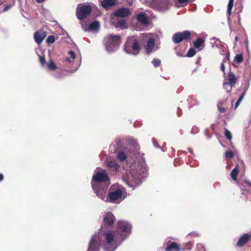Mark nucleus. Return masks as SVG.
I'll return each mask as SVG.
<instances>
[{
    "label": "nucleus",
    "mask_w": 251,
    "mask_h": 251,
    "mask_svg": "<svg viewBox=\"0 0 251 251\" xmlns=\"http://www.w3.org/2000/svg\"><path fill=\"white\" fill-rule=\"evenodd\" d=\"M174 250L176 251H180V248L179 244L175 242H172L169 245V242L167 243V247L165 249L166 251H170L171 250Z\"/></svg>",
    "instance_id": "obj_19"
},
{
    "label": "nucleus",
    "mask_w": 251,
    "mask_h": 251,
    "mask_svg": "<svg viewBox=\"0 0 251 251\" xmlns=\"http://www.w3.org/2000/svg\"><path fill=\"white\" fill-rule=\"evenodd\" d=\"M104 42L107 50L113 51L120 45L121 36L108 35L104 38Z\"/></svg>",
    "instance_id": "obj_4"
},
{
    "label": "nucleus",
    "mask_w": 251,
    "mask_h": 251,
    "mask_svg": "<svg viewBox=\"0 0 251 251\" xmlns=\"http://www.w3.org/2000/svg\"><path fill=\"white\" fill-rule=\"evenodd\" d=\"M115 0H103L101 1V5L105 9H108L110 7L114 6L116 4Z\"/></svg>",
    "instance_id": "obj_20"
},
{
    "label": "nucleus",
    "mask_w": 251,
    "mask_h": 251,
    "mask_svg": "<svg viewBox=\"0 0 251 251\" xmlns=\"http://www.w3.org/2000/svg\"><path fill=\"white\" fill-rule=\"evenodd\" d=\"M39 61H40L41 64L42 66H44L46 64L45 57L44 56H39Z\"/></svg>",
    "instance_id": "obj_38"
},
{
    "label": "nucleus",
    "mask_w": 251,
    "mask_h": 251,
    "mask_svg": "<svg viewBox=\"0 0 251 251\" xmlns=\"http://www.w3.org/2000/svg\"><path fill=\"white\" fill-rule=\"evenodd\" d=\"M193 45L198 51L201 50L205 46V39L203 38H198L193 43Z\"/></svg>",
    "instance_id": "obj_14"
},
{
    "label": "nucleus",
    "mask_w": 251,
    "mask_h": 251,
    "mask_svg": "<svg viewBox=\"0 0 251 251\" xmlns=\"http://www.w3.org/2000/svg\"><path fill=\"white\" fill-rule=\"evenodd\" d=\"M225 135L226 137L229 141L232 139V135L230 132L226 128H225Z\"/></svg>",
    "instance_id": "obj_36"
},
{
    "label": "nucleus",
    "mask_w": 251,
    "mask_h": 251,
    "mask_svg": "<svg viewBox=\"0 0 251 251\" xmlns=\"http://www.w3.org/2000/svg\"><path fill=\"white\" fill-rule=\"evenodd\" d=\"M251 239V234L250 233H244L239 238L235 246L238 248H243L246 246Z\"/></svg>",
    "instance_id": "obj_10"
},
{
    "label": "nucleus",
    "mask_w": 251,
    "mask_h": 251,
    "mask_svg": "<svg viewBox=\"0 0 251 251\" xmlns=\"http://www.w3.org/2000/svg\"><path fill=\"white\" fill-rule=\"evenodd\" d=\"M192 39V32L189 30L177 32L172 36V40L175 44H179L182 41H190Z\"/></svg>",
    "instance_id": "obj_5"
},
{
    "label": "nucleus",
    "mask_w": 251,
    "mask_h": 251,
    "mask_svg": "<svg viewBox=\"0 0 251 251\" xmlns=\"http://www.w3.org/2000/svg\"><path fill=\"white\" fill-rule=\"evenodd\" d=\"M140 50L141 46L136 37L132 36L127 38L124 45V50L126 53L137 55Z\"/></svg>",
    "instance_id": "obj_1"
},
{
    "label": "nucleus",
    "mask_w": 251,
    "mask_h": 251,
    "mask_svg": "<svg viewBox=\"0 0 251 251\" xmlns=\"http://www.w3.org/2000/svg\"><path fill=\"white\" fill-rule=\"evenodd\" d=\"M11 7V6L10 5H7L6 6H5L3 8V12H5L7 10H8Z\"/></svg>",
    "instance_id": "obj_42"
},
{
    "label": "nucleus",
    "mask_w": 251,
    "mask_h": 251,
    "mask_svg": "<svg viewBox=\"0 0 251 251\" xmlns=\"http://www.w3.org/2000/svg\"><path fill=\"white\" fill-rule=\"evenodd\" d=\"M109 180L108 174L105 171L98 172L93 177V181L96 182H105Z\"/></svg>",
    "instance_id": "obj_9"
},
{
    "label": "nucleus",
    "mask_w": 251,
    "mask_h": 251,
    "mask_svg": "<svg viewBox=\"0 0 251 251\" xmlns=\"http://www.w3.org/2000/svg\"><path fill=\"white\" fill-rule=\"evenodd\" d=\"M246 183L251 187V182L249 181H246Z\"/></svg>",
    "instance_id": "obj_45"
},
{
    "label": "nucleus",
    "mask_w": 251,
    "mask_h": 251,
    "mask_svg": "<svg viewBox=\"0 0 251 251\" xmlns=\"http://www.w3.org/2000/svg\"><path fill=\"white\" fill-rule=\"evenodd\" d=\"M105 244L104 250L105 251H114L115 245L118 241L121 240L117 233L110 230H108L104 233Z\"/></svg>",
    "instance_id": "obj_2"
},
{
    "label": "nucleus",
    "mask_w": 251,
    "mask_h": 251,
    "mask_svg": "<svg viewBox=\"0 0 251 251\" xmlns=\"http://www.w3.org/2000/svg\"><path fill=\"white\" fill-rule=\"evenodd\" d=\"M93 188H94V190L96 192V193L97 194V195L100 199H103V198H104L105 197V193L103 191V190H102L100 188V189H96L94 186H93Z\"/></svg>",
    "instance_id": "obj_24"
},
{
    "label": "nucleus",
    "mask_w": 251,
    "mask_h": 251,
    "mask_svg": "<svg viewBox=\"0 0 251 251\" xmlns=\"http://www.w3.org/2000/svg\"><path fill=\"white\" fill-rule=\"evenodd\" d=\"M246 94V90L244 91L243 93L240 96V97L239 98L238 100H237V101L235 103V108H234L235 109H236L237 107L239 105V104L241 103V101L244 99Z\"/></svg>",
    "instance_id": "obj_30"
},
{
    "label": "nucleus",
    "mask_w": 251,
    "mask_h": 251,
    "mask_svg": "<svg viewBox=\"0 0 251 251\" xmlns=\"http://www.w3.org/2000/svg\"><path fill=\"white\" fill-rule=\"evenodd\" d=\"M151 63L155 67H158L161 64V61L159 59H153Z\"/></svg>",
    "instance_id": "obj_35"
},
{
    "label": "nucleus",
    "mask_w": 251,
    "mask_h": 251,
    "mask_svg": "<svg viewBox=\"0 0 251 251\" xmlns=\"http://www.w3.org/2000/svg\"><path fill=\"white\" fill-rule=\"evenodd\" d=\"M57 66L54 61L50 60L48 65V69L50 70L54 71L57 69Z\"/></svg>",
    "instance_id": "obj_27"
},
{
    "label": "nucleus",
    "mask_w": 251,
    "mask_h": 251,
    "mask_svg": "<svg viewBox=\"0 0 251 251\" xmlns=\"http://www.w3.org/2000/svg\"><path fill=\"white\" fill-rule=\"evenodd\" d=\"M229 59H230V54H229V52H228L227 53H226V57L223 60H224L225 62L226 60L229 61Z\"/></svg>",
    "instance_id": "obj_41"
},
{
    "label": "nucleus",
    "mask_w": 251,
    "mask_h": 251,
    "mask_svg": "<svg viewBox=\"0 0 251 251\" xmlns=\"http://www.w3.org/2000/svg\"><path fill=\"white\" fill-rule=\"evenodd\" d=\"M116 218L114 215L111 212L106 213L103 218V222L106 225L111 226L115 222Z\"/></svg>",
    "instance_id": "obj_13"
},
{
    "label": "nucleus",
    "mask_w": 251,
    "mask_h": 251,
    "mask_svg": "<svg viewBox=\"0 0 251 251\" xmlns=\"http://www.w3.org/2000/svg\"><path fill=\"white\" fill-rule=\"evenodd\" d=\"M234 0H229L227 5V13L230 15L231 13V10L233 6Z\"/></svg>",
    "instance_id": "obj_31"
},
{
    "label": "nucleus",
    "mask_w": 251,
    "mask_h": 251,
    "mask_svg": "<svg viewBox=\"0 0 251 251\" xmlns=\"http://www.w3.org/2000/svg\"><path fill=\"white\" fill-rule=\"evenodd\" d=\"M47 36V33L44 30H39L35 32L34 35L35 41L40 44Z\"/></svg>",
    "instance_id": "obj_12"
},
{
    "label": "nucleus",
    "mask_w": 251,
    "mask_h": 251,
    "mask_svg": "<svg viewBox=\"0 0 251 251\" xmlns=\"http://www.w3.org/2000/svg\"><path fill=\"white\" fill-rule=\"evenodd\" d=\"M99 26V23L98 21H94L90 24L89 28L91 30H94L98 29Z\"/></svg>",
    "instance_id": "obj_26"
},
{
    "label": "nucleus",
    "mask_w": 251,
    "mask_h": 251,
    "mask_svg": "<svg viewBox=\"0 0 251 251\" xmlns=\"http://www.w3.org/2000/svg\"><path fill=\"white\" fill-rule=\"evenodd\" d=\"M237 81V77L233 72H229L227 75V81H226V82L229 84L231 87H233L236 84Z\"/></svg>",
    "instance_id": "obj_16"
},
{
    "label": "nucleus",
    "mask_w": 251,
    "mask_h": 251,
    "mask_svg": "<svg viewBox=\"0 0 251 251\" xmlns=\"http://www.w3.org/2000/svg\"><path fill=\"white\" fill-rule=\"evenodd\" d=\"M100 245L95 238H92L87 251H99Z\"/></svg>",
    "instance_id": "obj_15"
},
{
    "label": "nucleus",
    "mask_w": 251,
    "mask_h": 251,
    "mask_svg": "<svg viewBox=\"0 0 251 251\" xmlns=\"http://www.w3.org/2000/svg\"><path fill=\"white\" fill-rule=\"evenodd\" d=\"M177 55L180 56H181L179 53H177Z\"/></svg>",
    "instance_id": "obj_47"
},
{
    "label": "nucleus",
    "mask_w": 251,
    "mask_h": 251,
    "mask_svg": "<svg viewBox=\"0 0 251 251\" xmlns=\"http://www.w3.org/2000/svg\"><path fill=\"white\" fill-rule=\"evenodd\" d=\"M244 60L243 55L242 53L236 54V56L234 58V62L235 63L240 64Z\"/></svg>",
    "instance_id": "obj_25"
},
{
    "label": "nucleus",
    "mask_w": 251,
    "mask_h": 251,
    "mask_svg": "<svg viewBox=\"0 0 251 251\" xmlns=\"http://www.w3.org/2000/svg\"><path fill=\"white\" fill-rule=\"evenodd\" d=\"M114 15L117 18L127 17L131 14V11L127 8H119L114 12Z\"/></svg>",
    "instance_id": "obj_11"
},
{
    "label": "nucleus",
    "mask_w": 251,
    "mask_h": 251,
    "mask_svg": "<svg viewBox=\"0 0 251 251\" xmlns=\"http://www.w3.org/2000/svg\"><path fill=\"white\" fill-rule=\"evenodd\" d=\"M223 86L224 89L227 92H230L232 90V87L229 84H228L227 82H225L223 84Z\"/></svg>",
    "instance_id": "obj_33"
},
{
    "label": "nucleus",
    "mask_w": 251,
    "mask_h": 251,
    "mask_svg": "<svg viewBox=\"0 0 251 251\" xmlns=\"http://www.w3.org/2000/svg\"><path fill=\"white\" fill-rule=\"evenodd\" d=\"M3 179V176L2 174H0V181H1Z\"/></svg>",
    "instance_id": "obj_43"
},
{
    "label": "nucleus",
    "mask_w": 251,
    "mask_h": 251,
    "mask_svg": "<svg viewBox=\"0 0 251 251\" xmlns=\"http://www.w3.org/2000/svg\"><path fill=\"white\" fill-rule=\"evenodd\" d=\"M237 39H238L237 37H235V40L236 41H237Z\"/></svg>",
    "instance_id": "obj_46"
},
{
    "label": "nucleus",
    "mask_w": 251,
    "mask_h": 251,
    "mask_svg": "<svg viewBox=\"0 0 251 251\" xmlns=\"http://www.w3.org/2000/svg\"><path fill=\"white\" fill-rule=\"evenodd\" d=\"M239 167L238 164L236 165L235 168L232 170L230 176L232 178V179L236 181L237 179V176L239 173Z\"/></svg>",
    "instance_id": "obj_22"
},
{
    "label": "nucleus",
    "mask_w": 251,
    "mask_h": 251,
    "mask_svg": "<svg viewBox=\"0 0 251 251\" xmlns=\"http://www.w3.org/2000/svg\"><path fill=\"white\" fill-rule=\"evenodd\" d=\"M126 23L125 20H120L118 21L116 26L123 29L126 28Z\"/></svg>",
    "instance_id": "obj_29"
},
{
    "label": "nucleus",
    "mask_w": 251,
    "mask_h": 251,
    "mask_svg": "<svg viewBox=\"0 0 251 251\" xmlns=\"http://www.w3.org/2000/svg\"><path fill=\"white\" fill-rule=\"evenodd\" d=\"M137 19L138 22H140L143 25H147L149 24V20L144 13L139 14L137 16Z\"/></svg>",
    "instance_id": "obj_18"
},
{
    "label": "nucleus",
    "mask_w": 251,
    "mask_h": 251,
    "mask_svg": "<svg viewBox=\"0 0 251 251\" xmlns=\"http://www.w3.org/2000/svg\"><path fill=\"white\" fill-rule=\"evenodd\" d=\"M69 54L73 59H74L75 58V54L74 51L70 50L69 52Z\"/></svg>",
    "instance_id": "obj_39"
},
{
    "label": "nucleus",
    "mask_w": 251,
    "mask_h": 251,
    "mask_svg": "<svg viewBox=\"0 0 251 251\" xmlns=\"http://www.w3.org/2000/svg\"><path fill=\"white\" fill-rule=\"evenodd\" d=\"M45 0H36L38 3H42Z\"/></svg>",
    "instance_id": "obj_44"
},
{
    "label": "nucleus",
    "mask_w": 251,
    "mask_h": 251,
    "mask_svg": "<svg viewBox=\"0 0 251 251\" xmlns=\"http://www.w3.org/2000/svg\"><path fill=\"white\" fill-rule=\"evenodd\" d=\"M92 8L89 5H78L76 10V16L78 19L83 20L90 15Z\"/></svg>",
    "instance_id": "obj_6"
},
{
    "label": "nucleus",
    "mask_w": 251,
    "mask_h": 251,
    "mask_svg": "<svg viewBox=\"0 0 251 251\" xmlns=\"http://www.w3.org/2000/svg\"><path fill=\"white\" fill-rule=\"evenodd\" d=\"M106 166L114 171H118L119 169L120 166L117 163L116 161L112 160L108 161L106 163Z\"/></svg>",
    "instance_id": "obj_21"
},
{
    "label": "nucleus",
    "mask_w": 251,
    "mask_h": 251,
    "mask_svg": "<svg viewBox=\"0 0 251 251\" xmlns=\"http://www.w3.org/2000/svg\"><path fill=\"white\" fill-rule=\"evenodd\" d=\"M117 158L121 162H124L126 160L127 156L124 151H120L118 152L117 154Z\"/></svg>",
    "instance_id": "obj_23"
},
{
    "label": "nucleus",
    "mask_w": 251,
    "mask_h": 251,
    "mask_svg": "<svg viewBox=\"0 0 251 251\" xmlns=\"http://www.w3.org/2000/svg\"><path fill=\"white\" fill-rule=\"evenodd\" d=\"M123 192L121 189L113 190V187H111L108 194L109 201L111 202H114L116 200L121 199L123 196Z\"/></svg>",
    "instance_id": "obj_8"
},
{
    "label": "nucleus",
    "mask_w": 251,
    "mask_h": 251,
    "mask_svg": "<svg viewBox=\"0 0 251 251\" xmlns=\"http://www.w3.org/2000/svg\"><path fill=\"white\" fill-rule=\"evenodd\" d=\"M151 5L159 11H164L169 9L172 5L171 0H152Z\"/></svg>",
    "instance_id": "obj_7"
},
{
    "label": "nucleus",
    "mask_w": 251,
    "mask_h": 251,
    "mask_svg": "<svg viewBox=\"0 0 251 251\" xmlns=\"http://www.w3.org/2000/svg\"><path fill=\"white\" fill-rule=\"evenodd\" d=\"M131 226L129 223L124 221H118L116 233L121 241L125 240L131 233Z\"/></svg>",
    "instance_id": "obj_3"
},
{
    "label": "nucleus",
    "mask_w": 251,
    "mask_h": 251,
    "mask_svg": "<svg viewBox=\"0 0 251 251\" xmlns=\"http://www.w3.org/2000/svg\"><path fill=\"white\" fill-rule=\"evenodd\" d=\"M55 37L53 35H50L46 40L48 43L52 44L55 42Z\"/></svg>",
    "instance_id": "obj_37"
},
{
    "label": "nucleus",
    "mask_w": 251,
    "mask_h": 251,
    "mask_svg": "<svg viewBox=\"0 0 251 251\" xmlns=\"http://www.w3.org/2000/svg\"><path fill=\"white\" fill-rule=\"evenodd\" d=\"M225 156L228 159L232 158L234 156V153L231 151H227L225 153Z\"/></svg>",
    "instance_id": "obj_34"
},
{
    "label": "nucleus",
    "mask_w": 251,
    "mask_h": 251,
    "mask_svg": "<svg viewBox=\"0 0 251 251\" xmlns=\"http://www.w3.org/2000/svg\"><path fill=\"white\" fill-rule=\"evenodd\" d=\"M155 46V41L153 38H150L145 46V49L148 54H150L151 52L153 47Z\"/></svg>",
    "instance_id": "obj_17"
},
{
    "label": "nucleus",
    "mask_w": 251,
    "mask_h": 251,
    "mask_svg": "<svg viewBox=\"0 0 251 251\" xmlns=\"http://www.w3.org/2000/svg\"><path fill=\"white\" fill-rule=\"evenodd\" d=\"M224 103L225 101H220L217 104L218 108L221 113H225L226 111V108L223 106Z\"/></svg>",
    "instance_id": "obj_28"
},
{
    "label": "nucleus",
    "mask_w": 251,
    "mask_h": 251,
    "mask_svg": "<svg viewBox=\"0 0 251 251\" xmlns=\"http://www.w3.org/2000/svg\"><path fill=\"white\" fill-rule=\"evenodd\" d=\"M196 51L195 49L193 48H191L189 49L188 51L187 52L186 56L188 57H192L194 56L196 54Z\"/></svg>",
    "instance_id": "obj_32"
},
{
    "label": "nucleus",
    "mask_w": 251,
    "mask_h": 251,
    "mask_svg": "<svg viewBox=\"0 0 251 251\" xmlns=\"http://www.w3.org/2000/svg\"><path fill=\"white\" fill-rule=\"evenodd\" d=\"M224 64H225V61L223 60V62L221 65V71L224 73L225 72V67Z\"/></svg>",
    "instance_id": "obj_40"
}]
</instances>
